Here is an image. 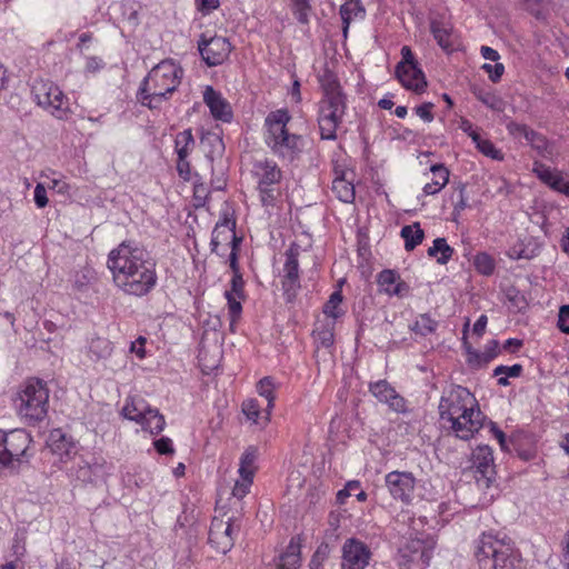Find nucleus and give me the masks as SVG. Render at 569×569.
<instances>
[{
	"label": "nucleus",
	"mask_w": 569,
	"mask_h": 569,
	"mask_svg": "<svg viewBox=\"0 0 569 569\" xmlns=\"http://www.w3.org/2000/svg\"><path fill=\"white\" fill-rule=\"evenodd\" d=\"M12 406L18 418L26 425L42 421L49 409V389L38 378L21 382L12 397Z\"/></svg>",
	"instance_id": "nucleus-5"
},
{
	"label": "nucleus",
	"mask_w": 569,
	"mask_h": 569,
	"mask_svg": "<svg viewBox=\"0 0 569 569\" xmlns=\"http://www.w3.org/2000/svg\"><path fill=\"white\" fill-rule=\"evenodd\" d=\"M41 178L46 179V186L48 189L53 190L54 192L67 196L70 193V184L66 181L64 177L51 169H47L41 172Z\"/></svg>",
	"instance_id": "nucleus-34"
},
{
	"label": "nucleus",
	"mask_w": 569,
	"mask_h": 569,
	"mask_svg": "<svg viewBox=\"0 0 569 569\" xmlns=\"http://www.w3.org/2000/svg\"><path fill=\"white\" fill-rule=\"evenodd\" d=\"M276 382L270 377L262 378L257 383V392L267 400V407L272 410L274 407Z\"/></svg>",
	"instance_id": "nucleus-46"
},
{
	"label": "nucleus",
	"mask_w": 569,
	"mask_h": 569,
	"mask_svg": "<svg viewBox=\"0 0 569 569\" xmlns=\"http://www.w3.org/2000/svg\"><path fill=\"white\" fill-rule=\"evenodd\" d=\"M508 256L511 259L519 260V259H531L535 253L532 250H529L523 247L522 242L516 243L508 250Z\"/></svg>",
	"instance_id": "nucleus-54"
},
{
	"label": "nucleus",
	"mask_w": 569,
	"mask_h": 569,
	"mask_svg": "<svg viewBox=\"0 0 569 569\" xmlns=\"http://www.w3.org/2000/svg\"><path fill=\"white\" fill-rule=\"evenodd\" d=\"M340 17L343 23V36L347 37L350 24L365 19L366 9L360 0H345L340 7Z\"/></svg>",
	"instance_id": "nucleus-28"
},
{
	"label": "nucleus",
	"mask_w": 569,
	"mask_h": 569,
	"mask_svg": "<svg viewBox=\"0 0 569 569\" xmlns=\"http://www.w3.org/2000/svg\"><path fill=\"white\" fill-rule=\"evenodd\" d=\"M332 191L337 198L345 203H351L355 200V186L345 176L335 178L332 181Z\"/></svg>",
	"instance_id": "nucleus-36"
},
{
	"label": "nucleus",
	"mask_w": 569,
	"mask_h": 569,
	"mask_svg": "<svg viewBox=\"0 0 569 569\" xmlns=\"http://www.w3.org/2000/svg\"><path fill=\"white\" fill-rule=\"evenodd\" d=\"M346 103L339 86L333 81L325 86V96L318 107V126L323 140H336L345 114Z\"/></svg>",
	"instance_id": "nucleus-7"
},
{
	"label": "nucleus",
	"mask_w": 569,
	"mask_h": 569,
	"mask_svg": "<svg viewBox=\"0 0 569 569\" xmlns=\"http://www.w3.org/2000/svg\"><path fill=\"white\" fill-rule=\"evenodd\" d=\"M301 249L297 243H291L284 252L282 268V288L288 295H296L300 288L299 256Z\"/></svg>",
	"instance_id": "nucleus-19"
},
{
	"label": "nucleus",
	"mask_w": 569,
	"mask_h": 569,
	"mask_svg": "<svg viewBox=\"0 0 569 569\" xmlns=\"http://www.w3.org/2000/svg\"><path fill=\"white\" fill-rule=\"evenodd\" d=\"M70 472L82 483L97 485L110 476L111 466L103 457L87 452L76 457Z\"/></svg>",
	"instance_id": "nucleus-10"
},
{
	"label": "nucleus",
	"mask_w": 569,
	"mask_h": 569,
	"mask_svg": "<svg viewBox=\"0 0 569 569\" xmlns=\"http://www.w3.org/2000/svg\"><path fill=\"white\" fill-rule=\"evenodd\" d=\"M240 239L237 238L234 229H230L227 226L223 224H216L213 231H212V238H211V250L212 252H216L219 256H223L227 251V249L230 248L229 253V266L231 267V259L234 254L236 259L238 260V247H239Z\"/></svg>",
	"instance_id": "nucleus-21"
},
{
	"label": "nucleus",
	"mask_w": 569,
	"mask_h": 569,
	"mask_svg": "<svg viewBox=\"0 0 569 569\" xmlns=\"http://www.w3.org/2000/svg\"><path fill=\"white\" fill-rule=\"evenodd\" d=\"M154 449L160 455H172L174 452L172 440L168 437H161L153 442Z\"/></svg>",
	"instance_id": "nucleus-57"
},
{
	"label": "nucleus",
	"mask_w": 569,
	"mask_h": 569,
	"mask_svg": "<svg viewBox=\"0 0 569 569\" xmlns=\"http://www.w3.org/2000/svg\"><path fill=\"white\" fill-rule=\"evenodd\" d=\"M33 200L39 209L48 206L49 199L47 197V186L44 183H37L33 191Z\"/></svg>",
	"instance_id": "nucleus-55"
},
{
	"label": "nucleus",
	"mask_w": 569,
	"mask_h": 569,
	"mask_svg": "<svg viewBox=\"0 0 569 569\" xmlns=\"http://www.w3.org/2000/svg\"><path fill=\"white\" fill-rule=\"evenodd\" d=\"M498 355V342L496 340H491L486 346L485 351H469L468 352V362L472 367H481L489 363L493 360Z\"/></svg>",
	"instance_id": "nucleus-35"
},
{
	"label": "nucleus",
	"mask_w": 569,
	"mask_h": 569,
	"mask_svg": "<svg viewBox=\"0 0 569 569\" xmlns=\"http://www.w3.org/2000/svg\"><path fill=\"white\" fill-rule=\"evenodd\" d=\"M396 76L408 90L421 92L427 86L425 74L418 67L411 49L407 46L401 48V61L397 64Z\"/></svg>",
	"instance_id": "nucleus-13"
},
{
	"label": "nucleus",
	"mask_w": 569,
	"mask_h": 569,
	"mask_svg": "<svg viewBox=\"0 0 569 569\" xmlns=\"http://www.w3.org/2000/svg\"><path fill=\"white\" fill-rule=\"evenodd\" d=\"M385 483L393 499L405 505L411 503L416 488V478L411 472L391 471L386 475Z\"/></svg>",
	"instance_id": "nucleus-17"
},
{
	"label": "nucleus",
	"mask_w": 569,
	"mask_h": 569,
	"mask_svg": "<svg viewBox=\"0 0 569 569\" xmlns=\"http://www.w3.org/2000/svg\"><path fill=\"white\" fill-rule=\"evenodd\" d=\"M459 128L471 138L472 142L479 140V132L473 128V124L468 119H461Z\"/></svg>",
	"instance_id": "nucleus-64"
},
{
	"label": "nucleus",
	"mask_w": 569,
	"mask_h": 569,
	"mask_svg": "<svg viewBox=\"0 0 569 569\" xmlns=\"http://www.w3.org/2000/svg\"><path fill=\"white\" fill-rule=\"evenodd\" d=\"M455 250L445 238H437L428 249V256L437 260L439 264H446L452 258Z\"/></svg>",
	"instance_id": "nucleus-37"
},
{
	"label": "nucleus",
	"mask_w": 569,
	"mask_h": 569,
	"mask_svg": "<svg viewBox=\"0 0 569 569\" xmlns=\"http://www.w3.org/2000/svg\"><path fill=\"white\" fill-rule=\"evenodd\" d=\"M473 93L476 98L489 109L497 112H501L505 110V101L495 92L479 89L476 90Z\"/></svg>",
	"instance_id": "nucleus-45"
},
{
	"label": "nucleus",
	"mask_w": 569,
	"mask_h": 569,
	"mask_svg": "<svg viewBox=\"0 0 569 569\" xmlns=\"http://www.w3.org/2000/svg\"><path fill=\"white\" fill-rule=\"evenodd\" d=\"M522 371V367L520 365L513 366H498L493 370V376L498 378V383L500 386L509 385L508 378L519 377Z\"/></svg>",
	"instance_id": "nucleus-48"
},
{
	"label": "nucleus",
	"mask_w": 569,
	"mask_h": 569,
	"mask_svg": "<svg viewBox=\"0 0 569 569\" xmlns=\"http://www.w3.org/2000/svg\"><path fill=\"white\" fill-rule=\"evenodd\" d=\"M558 328L569 335V305L561 306L559 309Z\"/></svg>",
	"instance_id": "nucleus-58"
},
{
	"label": "nucleus",
	"mask_w": 569,
	"mask_h": 569,
	"mask_svg": "<svg viewBox=\"0 0 569 569\" xmlns=\"http://www.w3.org/2000/svg\"><path fill=\"white\" fill-rule=\"evenodd\" d=\"M342 295L340 291H335L330 295L329 300L325 303L322 312L323 320H332L336 323L337 319L343 315L341 309Z\"/></svg>",
	"instance_id": "nucleus-42"
},
{
	"label": "nucleus",
	"mask_w": 569,
	"mask_h": 569,
	"mask_svg": "<svg viewBox=\"0 0 569 569\" xmlns=\"http://www.w3.org/2000/svg\"><path fill=\"white\" fill-rule=\"evenodd\" d=\"M252 172L258 183L261 202L263 206L272 204L274 200L272 186L280 182L281 170L273 161L264 160L256 162Z\"/></svg>",
	"instance_id": "nucleus-15"
},
{
	"label": "nucleus",
	"mask_w": 569,
	"mask_h": 569,
	"mask_svg": "<svg viewBox=\"0 0 569 569\" xmlns=\"http://www.w3.org/2000/svg\"><path fill=\"white\" fill-rule=\"evenodd\" d=\"M231 516H214L209 529V543L221 553H227L234 545V536L239 531Z\"/></svg>",
	"instance_id": "nucleus-14"
},
{
	"label": "nucleus",
	"mask_w": 569,
	"mask_h": 569,
	"mask_svg": "<svg viewBox=\"0 0 569 569\" xmlns=\"http://www.w3.org/2000/svg\"><path fill=\"white\" fill-rule=\"evenodd\" d=\"M507 129L510 134L515 138H525L527 140H533L536 137V131L527 127L526 124L510 122L507 124Z\"/></svg>",
	"instance_id": "nucleus-51"
},
{
	"label": "nucleus",
	"mask_w": 569,
	"mask_h": 569,
	"mask_svg": "<svg viewBox=\"0 0 569 569\" xmlns=\"http://www.w3.org/2000/svg\"><path fill=\"white\" fill-rule=\"evenodd\" d=\"M149 405L140 397H128L121 410L123 418L140 423L148 413Z\"/></svg>",
	"instance_id": "nucleus-32"
},
{
	"label": "nucleus",
	"mask_w": 569,
	"mask_h": 569,
	"mask_svg": "<svg viewBox=\"0 0 569 569\" xmlns=\"http://www.w3.org/2000/svg\"><path fill=\"white\" fill-rule=\"evenodd\" d=\"M204 141L209 142L212 147V150L210 151V153L207 154V158L212 162L214 156H221V153L223 152V149H224L223 142L216 134L209 136L208 138H206Z\"/></svg>",
	"instance_id": "nucleus-56"
},
{
	"label": "nucleus",
	"mask_w": 569,
	"mask_h": 569,
	"mask_svg": "<svg viewBox=\"0 0 569 569\" xmlns=\"http://www.w3.org/2000/svg\"><path fill=\"white\" fill-rule=\"evenodd\" d=\"M400 233L407 251L413 250L425 238V232L418 222L402 227Z\"/></svg>",
	"instance_id": "nucleus-40"
},
{
	"label": "nucleus",
	"mask_w": 569,
	"mask_h": 569,
	"mask_svg": "<svg viewBox=\"0 0 569 569\" xmlns=\"http://www.w3.org/2000/svg\"><path fill=\"white\" fill-rule=\"evenodd\" d=\"M473 266L478 272L485 276L491 274L495 270L493 259L485 252L476 254L473 259Z\"/></svg>",
	"instance_id": "nucleus-50"
},
{
	"label": "nucleus",
	"mask_w": 569,
	"mask_h": 569,
	"mask_svg": "<svg viewBox=\"0 0 569 569\" xmlns=\"http://www.w3.org/2000/svg\"><path fill=\"white\" fill-rule=\"evenodd\" d=\"M198 48L203 61L209 67H216L223 63L231 52V44L229 40L220 36H214L209 39H206L202 36L198 42Z\"/></svg>",
	"instance_id": "nucleus-18"
},
{
	"label": "nucleus",
	"mask_w": 569,
	"mask_h": 569,
	"mask_svg": "<svg viewBox=\"0 0 569 569\" xmlns=\"http://www.w3.org/2000/svg\"><path fill=\"white\" fill-rule=\"evenodd\" d=\"M369 390L379 402L387 405L391 410L399 413L407 412V401L386 380L370 383Z\"/></svg>",
	"instance_id": "nucleus-22"
},
{
	"label": "nucleus",
	"mask_w": 569,
	"mask_h": 569,
	"mask_svg": "<svg viewBox=\"0 0 569 569\" xmlns=\"http://www.w3.org/2000/svg\"><path fill=\"white\" fill-rule=\"evenodd\" d=\"M271 411L266 407L264 411L260 410V406L256 399H248L242 402V412L246 418L253 425L263 429L270 422Z\"/></svg>",
	"instance_id": "nucleus-30"
},
{
	"label": "nucleus",
	"mask_w": 569,
	"mask_h": 569,
	"mask_svg": "<svg viewBox=\"0 0 569 569\" xmlns=\"http://www.w3.org/2000/svg\"><path fill=\"white\" fill-rule=\"evenodd\" d=\"M432 103H423L416 108V113L419 118H421L425 122H431L433 120L432 114Z\"/></svg>",
	"instance_id": "nucleus-62"
},
{
	"label": "nucleus",
	"mask_w": 569,
	"mask_h": 569,
	"mask_svg": "<svg viewBox=\"0 0 569 569\" xmlns=\"http://www.w3.org/2000/svg\"><path fill=\"white\" fill-rule=\"evenodd\" d=\"M290 120L291 116L287 109L268 113L264 120V141L276 156L293 160L302 151L303 140L301 136L288 130Z\"/></svg>",
	"instance_id": "nucleus-6"
},
{
	"label": "nucleus",
	"mask_w": 569,
	"mask_h": 569,
	"mask_svg": "<svg viewBox=\"0 0 569 569\" xmlns=\"http://www.w3.org/2000/svg\"><path fill=\"white\" fill-rule=\"evenodd\" d=\"M112 353V343L106 338L91 339L88 347V356L91 360H104Z\"/></svg>",
	"instance_id": "nucleus-38"
},
{
	"label": "nucleus",
	"mask_w": 569,
	"mask_h": 569,
	"mask_svg": "<svg viewBox=\"0 0 569 569\" xmlns=\"http://www.w3.org/2000/svg\"><path fill=\"white\" fill-rule=\"evenodd\" d=\"M30 435L23 429L4 431L0 429V462L2 467L14 468L28 461Z\"/></svg>",
	"instance_id": "nucleus-8"
},
{
	"label": "nucleus",
	"mask_w": 569,
	"mask_h": 569,
	"mask_svg": "<svg viewBox=\"0 0 569 569\" xmlns=\"http://www.w3.org/2000/svg\"><path fill=\"white\" fill-rule=\"evenodd\" d=\"M194 148V139L190 129L183 130L176 136L174 151L178 158H188Z\"/></svg>",
	"instance_id": "nucleus-41"
},
{
	"label": "nucleus",
	"mask_w": 569,
	"mask_h": 569,
	"mask_svg": "<svg viewBox=\"0 0 569 569\" xmlns=\"http://www.w3.org/2000/svg\"><path fill=\"white\" fill-rule=\"evenodd\" d=\"M527 142L530 143L532 148L537 149L543 157H547L548 142L542 136L536 132L535 139L527 140Z\"/></svg>",
	"instance_id": "nucleus-63"
},
{
	"label": "nucleus",
	"mask_w": 569,
	"mask_h": 569,
	"mask_svg": "<svg viewBox=\"0 0 569 569\" xmlns=\"http://www.w3.org/2000/svg\"><path fill=\"white\" fill-rule=\"evenodd\" d=\"M335 328L336 323L332 320H317L312 335L318 348H330L333 345Z\"/></svg>",
	"instance_id": "nucleus-31"
},
{
	"label": "nucleus",
	"mask_w": 569,
	"mask_h": 569,
	"mask_svg": "<svg viewBox=\"0 0 569 569\" xmlns=\"http://www.w3.org/2000/svg\"><path fill=\"white\" fill-rule=\"evenodd\" d=\"M139 425L144 431H148L151 435H157L164 429L166 421L163 416L157 409L149 407L148 413L144 415Z\"/></svg>",
	"instance_id": "nucleus-39"
},
{
	"label": "nucleus",
	"mask_w": 569,
	"mask_h": 569,
	"mask_svg": "<svg viewBox=\"0 0 569 569\" xmlns=\"http://www.w3.org/2000/svg\"><path fill=\"white\" fill-rule=\"evenodd\" d=\"M370 548L357 538H348L341 546L340 569H366L371 560Z\"/></svg>",
	"instance_id": "nucleus-16"
},
{
	"label": "nucleus",
	"mask_w": 569,
	"mask_h": 569,
	"mask_svg": "<svg viewBox=\"0 0 569 569\" xmlns=\"http://www.w3.org/2000/svg\"><path fill=\"white\" fill-rule=\"evenodd\" d=\"M377 283L380 291L390 297H403L409 291V286L401 280L398 272L391 269L382 270L378 274Z\"/></svg>",
	"instance_id": "nucleus-26"
},
{
	"label": "nucleus",
	"mask_w": 569,
	"mask_h": 569,
	"mask_svg": "<svg viewBox=\"0 0 569 569\" xmlns=\"http://www.w3.org/2000/svg\"><path fill=\"white\" fill-rule=\"evenodd\" d=\"M300 561L299 546L291 541L284 553L281 555L277 569H298Z\"/></svg>",
	"instance_id": "nucleus-44"
},
{
	"label": "nucleus",
	"mask_w": 569,
	"mask_h": 569,
	"mask_svg": "<svg viewBox=\"0 0 569 569\" xmlns=\"http://www.w3.org/2000/svg\"><path fill=\"white\" fill-rule=\"evenodd\" d=\"M198 10L202 14H209L220 6V0H196Z\"/></svg>",
	"instance_id": "nucleus-60"
},
{
	"label": "nucleus",
	"mask_w": 569,
	"mask_h": 569,
	"mask_svg": "<svg viewBox=\"0 0 569 569\" xmlns=\"http://www.w3.org/2000/svg\"><path fill=\"white\" fill-rule=\"evenodd\" d=\"M203 102L209 108L210 114L217 121L229 123L232 121L233 111L229 101L214 90L211 86H207L203 91Z\"/></svg>",
	"instance_id": "nucleus-23"
},
{
	"label": "nucleus",
	"mask_w": 569,
	"mask_h": 569,
	"mask_svg": "<svg viewBox=\"0 0 569 569\" xmlns=\"http://www.w3.org/2000/svg\"><path fill=\"white\" fill-rule=\"evenodd\" d=\"M475 556L480 569H521L520 552L502 533H482L476 541Z\"/></svg>",
	"instance_id": "nucleus-4"
},
{
	"label": "nucleus",
	"mask_w": 569,
	"mask_h": 569,
	"mask_svg": "<svg viewBox=\"0 0 569 569\" xmlns=\"http://www.w3.org/2000/svg\"><path fill=\"white\" fill-rule=\"evenodd\" d=\"M259 449L254 446L247 447L240 456L238 479L232 488V496L243 499L253 483L254 475L258 470Z\"/></svg>",
	"instance_id": "nucleus-12"
},
{
	"label": "nucleus",
	"mask_w": 569,
	"mask_h": 569,
	"mask_svg": "<svg viewBox=\"0 0 569 569\" xmlns=\"http://www.w3.org/2000/svg\"><path fill=\"white\" fill-rule=\"evenodd\" d=\"M441 422L461 439H471L482 427L485 416L476 397L461 386L445 391L439 402Z\"/></svg>",
	"instance_id": "nucleus-2"
},
{
	"label": "nucleus",
	"mask_w": 569,
	"mask_h": 569,
	"mask_svg": "<svg viewBox=\"0 0 569 569\" xmlns=\"http://www.w3.org/2000/svg\"><path fill=\"white\" fill-rule=\"evenodd\" d=\"M292 12L300 23H308L312 11L311 0H291Z\"/></svg>",
	"instance_id": "nucleus-49"
},
{
	"label": "nucleus",
	"mask_w": 569,
	"mask_h": 569,
	"mask_svg": "<svg viewBox=\"0 0 569 569\" xmlns=\"http://www.w3.org/2000/svg\"><path fill=\"white\" fill-rule=\"evenodd\" d=\"M432 179L422 188L423 196H433L439 193L449 182L450 172L442 163H436L430 167Z\"/></svg>",
	"instance_id": "nucleus-29"
},
{
	"label": "nucleus",
	"mask_w": 569,
	"mask_h": 569,
	"mask_svg": "<svg viewBox=\"0 0 569 569\" xmlns=\"http://www.w3.org/2000/svg\"><path fill=\"white\" fill-rule=\"evenodd\" d=\"M231 270L233 272V276L230 281L231 288L230 290L226 291L224 296L228 302L230 326H233V323L239 319L242 311L241 300L243 298L244 284L234 254L232 256L231 259Z\"/></svg>",
	"instance_id": "nucleus-20"
},
{
	"label": "nucleus",
	"mask_w": 569,
	"mask_h": 569,
	"mask_svg": "<svg viewBox=\"0 0 569 569\" xmlns=\"http://www.w3.org/2000/svg\"><path fill=\"white\" fill-rule=\"evenodd\" d=\"M532 172L549 188L569 197V178L565 177L561 171L535 161Z\"/></svg>",
	"instance_id": "nucleus-24"
},
{
	"label": "nucleus",
	"mask_w": 569,
	"mask_h": 569,
	"mask_svg": "<svg viewBox=\"0 0 569 569\" xmlns=\"http://www.w3.org/2000/svg\"><path fill=\"white\" fill-rule=\"evenodd\" d=\"M476 144V148L479 152H481L483 156L497 160L502 161L503 160V153L501 150L497 149L496 146L488 139L479 137V140L473 141Z\"/></svg>",
	"instance_id": "nucleus-47"
},
{
	"label": "nucleus",
	"mask_w": 569,
	"mask_h": 569,
	"mask_svg": "<svg viewBox=\"0 0 569 569\" xmlns=\"http://www.w3.org/2000/svg\"><path fill=\"white\" fill-rule=\"evenodd\" d=\"M48 446L52 452L60 456L61 459H71L78 457V443L68 437L61 429H53L48 437Z\"/></svg>",
	"instance_id": "nucleus-25"
},
{
	"label": "nucleus",
	"mask_w": 569,
	"mask_h": 569,
	"mask_svg": "<svg viewBox=\"0 0 569 569\" xmlns=\"http://www.w3.org/2000/svg\"><path fill=\"white\" fill-rule=\"evenodd\" d=\"M183 77L182 68L171 59L154 66L140 84L137 98L149 109H157L168 101Z\"/></svg>",
	"instance_id": "nucleus-3"
},
{
	"label": "nucleus",
	"mask_w": 569,
	"mask_h": 569,
	"mask_svg": "<svg viewBox=\"0 0 569 569\" xmlns=\"http://www.w3.org/2000/svg\"><path fill=\"white\" fill-rule=\"evenodd\" d=\"M104 67V62L99 57H87L84 70L89 73L100 71Z\"/></svg>",
	"instance_id": "nucleus-61"
},
{
	"label": "nucleus",
	"mask_w": 569,
	"mask_h": 569,
	"mask_svg": "<svg viewBox=\"0 0 569 569\" xmlns=\"http://www.w3.org/2000/svg\"><path fill=\"white\" fill-rule=\"evenodd\" d=\"M32 94L44 110L58 119H63L70 111L68 97L58 84L49 79H37L32 84Z\"/></svg>",
	"instance_id": "nucleus-9"
},
{
	"label": "nucleus",
	"mask_w": 569,
	"mask_h": 569,
	"mask_svg": "<svg viewBox=\"0 0 569 569\" xmlns=\"http://www.w3.org/2000/svg\"><path fill=\"white\" fill-rule=\"evenodd\" d=\"M436 541L431 537L408 540L399 549L398 565L400 569H423L429 566Z\"/></svg>",
	"instance_id": "nucleus-11"
},
{
	"label": "nucleus",
	"mask_w": 569,
	"mask_h": 569,
	"mask_svg": "<svg viewBox=\"0 0 569 569\" xmlns=\"http://www.w3.org/2000/svg\"><path fill=\"white\" fill-rule=\"evenodd\" d=\"M438 322L429 315H419L415 322L410 326V330L418 336L426 337L437 330Z\"/></svg>",
	"instance_id": "nucleus-43"
},
{
	"label": "nucleus",
	"mask_w": 569,
	"mask_h": 569,
	"mask_svg": "<svg viewBox=\"0 0 569 569\" xmlns=\"http://www.w3.org/2000/svg\"><path fill=\"white\" fill-rule=\"evenodd\" d=\"M361 487L358 480H350L346 483L345 488L339 490L337 493V501L343 505L350 496L355 495L356 491Z\"/></svg>",
	"instance_id": "nucleus-52"
},
{
	"label": "nucleus",
	"mask_w": 569,
	"mask_h": 569,
	"mask_svg": "<svg viewBox=\"0 0 569 569\" xmlns=\"http://www.w3.org/2000/svg\"><path fill=\"white\" fill-rule=\"evenodd\" d=\"M482 70L488 74L492 82H498L505 72V66L500 62H496L495 64L485 63L482 66Z\"/></svg>",
	"instance_id": "nucleus-53"
},
{
	"label": "nucleus",
	"mask_w": 569,
	"mask_h": 569,
	"mask_svg": "<svg viewBox=\"0 0 569 569\" xmlns=\"http://www.w3.org/2000/svg\"><path fill=\"white\" fill-rule=\"evenodd\" d=\"M177 171L181 179L189 181L191 179V168L188 158L177 159Z\"/></svg>",
	"instance_id": "nucleus-59"
},
{
	"label": "nucleus",
	"mask_w": 569,
	"mask_h": 569,
	"mask_svg": "<svg viewBox=\"0 0 569 569\" xmlns=\"http://www.w3.org/2000/svg\"><path fill=\"white\" fill-rule=\"evenodd\" d=\"M431 32L438 42V44L446 51H452L455 49V34L450 27L433 21L431 23Z\"/></svg>",
	"instance_id": "nucleus-33"
},
{
	"label": "nucleus",
	"mask_w": 569,
	"mask_h": 569,
	"mask_svg": "<svg viewBox=\"0 0 569 569\" xmlns=\"http://www.w3.org/2000/svg\"><path fill=\"white\" fill-rule=\"evenodd\" d=\"M107 267L114 287L123 295L144 297L158 282L156 262L149 252L133 242H122L112 249Z\"/></svg>",
	"instance_id": "nucleus-1"
},
{
	"label": "nucleus",
	"mask_w": 569,
	"mask_h": 569,
	"mask_svg": "<svg viewBox=\"0 0 569 569\" xmlns=\"http://www.w3.org/2000/svg\"><path fill=\"white\" fill-rule=\"evenodd\" d=\"M472 467L482 475L487 480L493 472V452L487 445L478 446L472 452Z\"/></svg>",
	"instance_id": "nucleus-27"
}]
</instances>
